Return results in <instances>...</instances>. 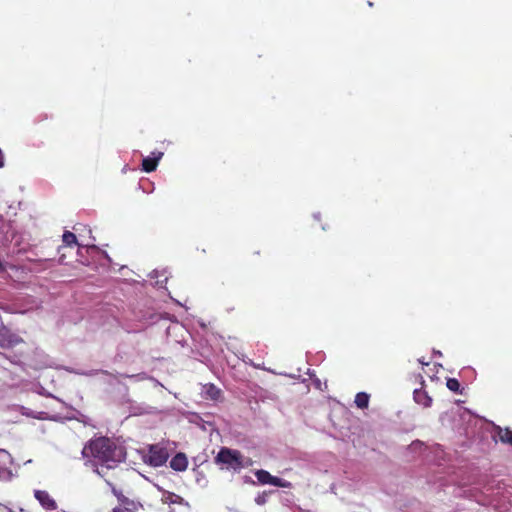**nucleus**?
<instances>
[{
    "label": "nucleus",
    "instance_id": "obj_1",
    "mask_svg": "<svg viewBox=\"0 0 512 512\" xmlns=\"http://www.w3.org/2000/svg\"><path fill=\"white\" fill-rule=\"evenodd\" d=\"M82 455L91 460L95 466L100 465L107 469L114 468L126 458L124 448L104 436L88 441L82 449Z\"/></svg>",
    "mask_w": 512,
    "mask_h": 512
},
{
    "label": "nucleus",
    "instance_id": "obj_2",
    "mask_svg": "<svg viewBox=\"0 0 512 512\" xmlns=\"http://www.w3.org/2000/svg\"><path fill=\"white\" fill-rule=\"evenodd\" d=\"M215 463L221 465V469L239 472L244 467L252 465V460L246 458L239 450L222 447L215 457Z\"/></svg>",
    "mask_w": 512,
    "mask_h": 512
},
{
    "label": "nucleus",
    "instance_id": "obj_3",
    "mask_svg": "<svg viewBox=\"0 0 512 512\" xmlns=\"http://www.w3.org/2000/svg\"><path fill=\"white\" fill-rule=\"evenodd\" d=\"M169 458L168 450L159 444L149 445L147 453L143 455L144 463L152 467L163 466Z\"/></svg>",
    "mask_w": 512,
    "mask_h": 512
},
{
    "label": "nucleus",
    "instance_id": "obj_4",
    "mask_svg": "<svg viewBox=\"0 0 512 512\" xmlns=\"http://www.w3.org/2000/svg\"><path fill=\"white\" fill-rule=\"evenodd\" d=\"M21 343H24L22 337L13 333L5 325L0 326V348L11 349Z\"/></svg>",
    "mask_w": 512,
    "mask_h": 512
},
{
    "label": "nucleus",
    "instance_id": "obj_5",
    "mask_svg": "<svg viewBox=\"0 0 512 512\" xmlns=\"http://www.w3.org/2000/svg\"><path fill=\"white\" fill-rule=\"evenodd\" d=\"M255 476L259 483L265 485L270 484L276 487L286 488L289 486V483L285 480L271 475L268 471L260 469L255 472Z\"/></svg>",
    "mask_w": 512,
    "mask_h": 512
},
{
    "label": "nucleus",
    "instance_id": "obj_6",
    "mask_svg": "<svg viewBox=\"0 0 512 512\" xmlns=\"http://www.w3.org/2000/svg\"><path fill=\"white\" fill-rule=\"evenodd\" d=\"M119 505L113 508V512H137L142 508V504L135 502L127 497H119Z\"/></svg>",
    "mask_w": 512,
    "mask_h": 512
},
{
    "label": "nucleus",
    "instance_id": "obj_7",
    "mask_svg": "<svg viewBox=\"0 0 512 512\" xmlns=\"http://www.w3.org/2000/svg\"><path fill=\"white\" fill-rule=\"evenodd\" d=\"M35 498L39 501L43 508L49 511H53L57 509L56 501L50 496V494L45 490H35L34 492Z\"/></svg>",
    "mask_w": 512,
    "mask_h": 512
},
{
    "label": "nucleus",
    "instance_id": "obj_8",
    "mask_svg": "<svg viewBox=\"0 0 512 512\" xmlns=\"http://www.w3.org/2000/svg\"><path fill=\"white\" fill-rule=\"evenodd\" d=\"M152 154H153V156L145 157L142 160V170L147 173L153 172L157 169L158 163L163 156L162 152H158L157 154H155V153H152Z\"/></svg>",
    "mask_w": 512,
    "mask_h": 512
},
{
    "label": "nucleus",
    "instance_id": "obj_9",
    "mask_svg": "<svg viewBox=\"0 0 512 512\" xmlns=\"http://www.w3.org/2000/svg\"><path fill=\"white\" fill-rule=\"evenodd\" d=\"M188 466V459L186 455L182 452L177 453L171 460H170V467L175 471H185Z\"/></svg>",
    "mask_w": 512,
    "mask_h": 512
},
{
    "label": "nucleus",
    "instance_id": "obj_10",
    "mask_svg": "<svg viewBox=\"0 0 512 512\" xmlns=\"http://www.w3.org/2000/svg\"><path fill=\"white\" fill-rule=\"evenodd\" d=\"M413 396L415 402L422 405L423 407H430L432 404V398L424 390L416 389L413 393Z\"/></svg>",
    "mask_w": 512,
    "mask_h": 512
},
{
    "label": "nucleus",
    "instance_id": "obj_11",
    "mask_svg": "<svg viewBox=\"0 0 512 512\" xmlns=\"http://www.w3.org/2000/svg\"><path fill=\"white\" fill-rule=\"evenodd\" d=\"M62 240L65 247L81 246V244H79L77 241L76 235L70 231L64 232Z\"/></svg>",
    "mask_w": 512,
    "mask_h": 512
},
{
    "label": "nucleus",
    "instance_id": "obj_12",
    "mask_svg": "<svg viewBox=\"0 0 512 512\" xmlns=\"http://www.w3.org/2000/svg\"><path fill=\"white\" fill-rule=\"evenodd\" d=\"M370 396L365 392H359L355 396V404L360 409H365L368 407Z\"/></svg>",
    "mask_w": 512,
    "mask_h": 512
},
{
    "label": "nucleus",
    "instance_id": "obj_13",
    "mask_svg": "<svg viewBox=\"0 0 512 512\" xmlns=\"http://www.w3.org/2000/svg\"><path fill=\"white\" fill-rule=\"evenodd\" d=\"M498 435H499L501 442L512 445V430H510L509 428H506V429L499 428Z\"/></svg>",
    "mask_w": 512,
    "mask_h": 512
},
{
    "label": "nucleus",
    "instance_id": "obj_14",
    "mask_svg": "<svg viewBox=\"0 0 512 512\" xmlns=\"http://www.w3.org/2000/svg\"><path fill=\"white\" fill-rule=\"evenodd\" d=\"M447 388L455 393H462L460 383L456 378H448L446 382Z\"/></svg>",
    "mask_w": 512,
    "mask_h": 512
},
{
    "label": "nucleus",
    "instance_id": "obj_15",
    "mask_svg": "<svg viewBox=\"0 0 512 512\" xmlns=\"http://www.w3.org/2000/svg\"><path fill=\"white\" fill-rule=\"evenodd\" d=\"M206 393L210 396L211 399L217 400L221 395V390L211 384L207 388Z\"/></svg>",
    "mask_w": 512,
    "mask_h": 512
},
{
    "label": "nucleus",
    "instance_id": "obj_16",
    "mask_svg": "<svg viewBox=\"0 0 512 512\" xmlns=\"http://www.w3.org/2000/svg\"><path fill=\"white\" fill-rule=\"evenodd\" d=\"M255 502L258 505H264L266 503V494L263 493L262 495H258L255 499Z\"/></svg>",
    "mask_w": 512,
    "mask_h": 512
},
{
    "label": "nucleus",
    "instance_id": "obj_17",
    "mask_svg": "<svg viewBox=\"0 0 512 512\" xmlns=\"http://www.w3.org/2000/svg\"><path fill=\"white\" fill-rule=\"evenodd\" d=\"M4 271V266L2 264V262L0 261V272Z\"/></svg>",
    "mask_w": 512,
    "mask_h": 512
},
{
    "label": "nucleus",
    "instance_id": "obj_18",
    "mask_svg": "<svg viewBox=\"0 0 512 512\" xmlns=\"http://www.w3.org/2000/svg\"><path fill=\"white\" fill-rule=\"evenodd\" d=\"M254 254L260 255V251H255Z\"/></svg>",
    "mask_w": 512,
    "mask_h": 512
}]
</instances>
